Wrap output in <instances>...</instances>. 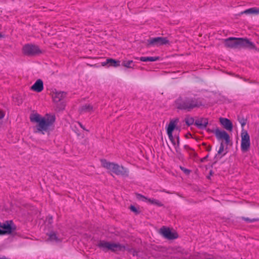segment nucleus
I'll return each mask as SVG.
<instances>
[{"label":"nucleus","instance_id":"nucleus-9","mask_svg":"<svg viewBox=\"0 0 259 259\" xmlns=\"http://www.w3.org/2000/svg\"><path fill=\"white\" fill-rule=\"evenodd\" d=\"M214 135L218 140H225V144L228 145L230 142L229 135L225 131H221L219 128H216L214 132Z\"/></svg>","mask_w":259,"mask_h":259},{"label":"nucleus","instance_id":"nucleus-6","mask_svg":"<svg viewBox=\"0 0 259 259\" xmlns=\"http://www.w3.org/2000/svg\"><path fill=\"white\" fill-rule=\"evenodd\" d=\"M0 226V235L10 234L16 229L12 221H6L3 224L1 223Z\"/></svg>","mask_w":259,"mask_h":259},{"label":"nucleus","instance_id":"nucleus-32","mask_svg":"<svg viewBox=\"0 0 259 259\" xmlns=\"http://www.w3.org/2000/svg\"><path fill=\"white\" fill-rule=\"evenodd\" d=\"M180 168L186 175H189L190 173V170L182 166Z\"/></svg>","mask_w":259,"mask_h":259},{"label":"nucleus","instance_id":"nucleus-24","mask_svg":"<svg viewBox=\"0 0 259 259\" xmlns=\"http://www.w3.org/2000/svg\"><path fill=\"white\" fill-rule=\"evenodd\" d=\"M185 121L188 126H190L194 123V119L192 117L187 116L185 118Z\"/></svg>","mask_w":259,"mask_h":259},{"label":"nucleus","instance_id":"nucleus-21","mask_svg":"<svg viewBox=\"0 0 259 259\" xmlns=\"http://www.w3.org/2000/svg\"><path fill=\"white\" fill-rule=\"evenodd\" d=\"M159 59V57H142L140 58L141 61L147 62V61H156Z\"/></svg>","mask_w":259,"mask_h":259},{"label":"nucleus","instance_id":"nucleus-23","mask_svg":"<svg viewBox=\"0 0 259 259\" xmlns=\"http://www.w3.org/2000/svg\"><path fill=\"white\" fill-rule=\"evenodd\" d=\"M41 119L40 115L38 114H33L30 117V119L31 122H36L38 123L41 120Z\"/></svg>","mask_w":259,"mask_h":259},{"label":"nucleus","instance_id":"nucleus-15","mask_svg":"<svg viewBox=\"0 0 259 259\" xmlns=\"http://www.w3.org/2000/svg\"><path fill=\"white\" fill-rule=\"evenodd\" d=\"M178 122L179 119L178 118L171 120L167 128V133H172L175 128L178 129V127H176V125Z\"/></svg>","mask_w":259,"mask_h":259},{"label":"nucleus","instance_id":"nucleus-42","mask_svg":"<svg viewBox=\"0 0 259 259\" xmlns=\"http://www.w3.org/2000/svg\"><path fill=\"white\" fill-rule=\"evenodd\" d=\"M184 148L186 149H190V147H189V146H188V145H185L184 146Z\"/></svg>","mask_w":259,"mask_h":259},{"label":"nucleus","instance_id":"nucleus-1","mask_svg":"<svg viewBox=\"0 0 259 259\" xmlns=\"http://www.w3.org/2000/svg\"><path fill=\"white\" fill-rule=\"evenodd\" d=\"M175 104L177 109L186 112H191L203 106L201 98L191 95L180 96L175 101Z\"/></svg>","mask_w":259,"mask_h":259},{"label":"nucleus","instance_id":"nucleus-38","mask_svg":"<svg viewBox=\"0 0 259 259\" xmlns=\"http://www.w3.org/2000/svg\"><path fill=\"white\" fill-rule=\"evenodd\" d=\"M208 157V154H207L205 157L201 159V161L203 162L205 160H206Z\"/></svg>","mask_w":259,"mask_h":259},{"label":"nucleus","instance_id":"nucleus-31","mask_svg":"<svg viewBox=\"0 0 259 259\" xmlns=\"http://www.w3.org/2000/svg\"><path fill=\"white\" fill-rule=\"evenodd\" d=\"M46 222L49 224H51L53 222V217L52 216H48L46 219Z\"/></svg>","mask_w":259,"mask_h":259},{"label":"nucleus","instance_id":"nucleus-12","mask_svg":"<svg viewBox=\"0 0 259 259\" xmlns=\"http://www.w3.org/2000/svg\"><path fill=\"white\" fill-rule=\"evenodd\" d=\"M219 120L221 124L226 130L230 132L233 130V124L230 119L226 118L220 117Z\"/></svg>","mask_w":259,"mask_h":259},{"label":"nucleus","instance_id":"nucleus-26","mask_svg":"<svg viewBox=\"0 0 259 259\" xmlns=\"http://www.w3.org/2000/svg\"><path fill=\"white\" fill-rule=\"evenodd\" d=\"M133 63V62L132 60L124 61L122 63V65L126 68H132V66H131V65Z\"/></svg>","mask_w":259,"mask_h":259},{"label":"nucleus","instance_id":"nucleus-44","mask_svg":"<svg viewBox=\"0 0 259 259\" xmlns=\"http://www.w3.org/2000/svg\"><path fill=\"white\" fill-rule=\"evenodd\" d=\"M138 252L136 251H134L133 252V255H137Z\"/></svg>","mask_w":259,"mask_h":259},{"label":"nucleus","instance_id":"nucleus-34","mask_svg":"<svg viewBox=\"0 0 259 259\" xmlns=\"http://www.w3.org/2000/svg\"><path fill=\"white\" fill-rule=\"evenodd\" d=\"M167 135L170 141H172L173 139H174V137L172 136V133H167Z\"/></svg>","mask_w":259,"mask_h":259},{"label":"nucleus","instance_id":"nucleus-43","mask_svg":"<svg viewBox=\"0 0 259 259\" xmlns=\"http://www.w3.org/2000/svg\"><path fill=\"white\" fill-rule=\"evenodd\" d=\"M171 143H172V144H173L174 145H176V142H175V139H173L172 141H171Z\"/></svg>","mask_w":259,"mask_h":259},{"label":"nucleus","instance_id":"nucleus-8","mask_svg":"<svg viewBox=\"0 0 259 259\" xmlns=\"http://www.w3.org/2000/svg\"><path fill=\"white\" fill-rule=\"evenodd\" d=\"M241 148L243 152H246L248 150L250 145V137L245 130H243L241 133Z\"/></svg>","mask_w":259,"mask_h":259},{"label":"nucleus","instance_id":"nucleus-27","mask_svg":"<svg viewBox=\"0 0 259 259\" xmlns=\"http://www.w3.org/2000/svg\"><path fill=\"white\" fill-rule=\"evenodd\" d=\"M241 219L245 221V222H249V223L259 221V218H253V219H250L248 218L242 217H241Z\"/></svg>","mask_w":259,"mask_h":259},{"label":"nucleus","instance_id":"nucleus-20","mask_svg":"<svg viewBox=\"0 0 259 259\" xmlns=\"http://www.w3.org/2000/svg\"><path fill=\"white\" fill-rule=\"evenodd\" d=\"M203 118L200 119L196 120L194 123L195 125H196L200 129L205 128L207 126L206 122H203Z\"/></svg>","mask_w":259,"mask_h":259},{"label":"nucleus","instance_id":"nucleus-45","mask_svg":"<svg viewBox=\"0 0 259 259\" xmlns=\"http://www.w3.org/2000/svg\"><path fill=\"white\" fill-rule=\"evenodd\" d=\"M202 145H203V146H204L205 147V148L206 146H207L206 143H202Z\"/></svg>","mask_w":259,"mask_h":259},{"label":"nucleus","instance_id":"nucleus-47","mask_svg":"<svg viewBox=\"0 0 259 259\" xmlns=\"http://www.w3.org/2000/svg\"><path fill=\"white\" fill-rule=\"evenodd\" d=\"M254 49H255V50H256V51L259 52V49H257L255 47V48Z\"/></svg>","mask_w":259,"mask_h":259},{"label":"nucleus","instance_id":"nucleus-46","mask_svg":"<svg viewBox=\"0 0 259 259\" xmlns=\"http://www.w3.org/2000/svg\"><path fill=\"white\" fill-rule=\"evenodd\" d=\"M0 259H8V258H7L6 257L4 256L3 257H0Z\"/></svg>","mask_w":259,"mask_h":259},{"label":"nucleus","instance_id":"nucleus-39","mask_svg":"<svg viewBox=\"0 0 259 259\" xmlns=\"http://www.w3.org/2000/svg\"><path fill=\"white\" fill-rule=\"evenodd\" d=\"M203 122H206L207 125L208 124V119L207 118H203Z\"/></svg>","mask_w":259,"mask_h":259},{"label":"nucleus","instance_id":"nucleus-25","mask_svg":"<svg viewBox=\"0 0 259 259\" xmlns=\"http://www.w3.org/2000/svg\"><path fill=\"white\" fill-rule=\"evenodd\" d=\"M152 250L156 251L158 252H165V248L164 247H163L162 246H153L152 247Z\"/></svg>","mask_w":259,"mask_h":259},{"label":"nucleus","instance_id":"nucleus-37","mask_svg":"<svg viewBox=\"0 0 259 259\" xmlns=\"http://www.w3.org/2000/svg\"><path fill=\"white\" fill-rule=\"evenodd\" d=\"M191 136H192V135H191V134L190 133H187V134L186 135V137L187 138H190V137H191Z\"/></svg>","mask_w":259,"mask_h":259},{"label":"nucleus","instance_id":"nucleus-3","mask_svg":"<svg viewBox=\"0 0 259 259\" xmlns=\"http://www.w3.org/2000/svg\"><path fill=\"white\" fill-rule=\"evenodd\" d=\"M101 162L103 167L110 170L116 175H121L125 177L128 176L127 169L122 166L119 165L117 163L108 161L105 159H101Z\"/></svg>","mask_w":259,"mask_h":259},{"label":"nucleus","instance_id":"nucleus-49","mask_svg":"<svg viewBox=\"0 0 259 259\" xmlns=\"http://www.w3.org/2000/svg\"><path fill=\"white\" fill-rule=\"evenodd\" d=\"M226 153H227V152H226V153H225L224 154H223L222 156H224V155H225V154H226Z\"/></svg>","mask_w":259,"mask_h":259},{"label":"nucleus","instance_id":"nucleus-18","mask_svg":"<svg viewBox=\"0 0 259 259\" xmlns=\"http://www.w3.org/2000/svg\"><path fill=\"white\" fill-rule=\"evenodd\" d=\"M107 64H108L109 66L117 67L120 65V61L109 58L107 59L105 62L102 63V65L103 66Z\"/></svg>","mask_w":259,"mask_h":259},{"label":"nucleus","instance_id":"nucleus-28","mask_svg":"<svg viewBox=\"0 0 259 259\" xmlns=\"http://www.w3.org/2000/svg\"><path fill=\"white\" fill-rule=\"evenodd\" d=\"M130 209L131 211L135 212L136 214L140 213V211L134 206L131 205L130 207Z\"/></svg>","mask_w":259,"mask_h":259},{"label":"nucleus","instance_id":"nucleus-7","mask_svg":"<svg viewBox=\"0 0 259 259\" xmlns=\"http://www.w3.org/2000/svg\"><path fill=\"white\" fill-rule=\"evenodd\" d=\"M23 52L25 55L29 56H35L41 53L38 46L31 44L25 45L23 48Z\"/></svg>","mask_w":259,"mask_h":259},{"label":"nucleus","instance_id":"nucleus-16","mask_svg":"<svg viewBox=\"0 0 259 259\" xmlns=\"http://www.w3.org/2000/svg\"><path fill=\"white\" fill-rule=\"evenodd\" d=\"M136 195H137V198L138 199H141L143 198V199H144L146 200H148V201L149 202H150L151 204L156 205L158 206H161L163 205L162 203L158 200L153 199H148L146 197H145V196H144L143 195L140 194H137Z\"/></svg>","mask_w":259,"mask_h":259},{"label":"nucleus","instance_id":"nucleus-33","mask_svg":"<svg viewBox=\"0 0 259 259\" xmlns=\"http://www.w3.org/2000/svg\"><path fill=\"white\" fill-rule=\"evenodd\" d=\"M5 112L3 110H0V119L3 118L5 116Z\"/></svg>","mask_w":259,"mask_h":259},{"label":"nucleus","instance_id":"nucleus-36","mask_svg":"<svg viewBox=\"0 0 259 259\" xmlns=\"http://www.w3.org/2000/svg\"><path fill=\"white\" fill-rule=\"evenodd\" d=\"M215 131V129H210V128H207V131L209 132V133H213L214 134V131Z\"/></svg>","mask_w":259,"mask_h":259},{"label":"nucleus","instance_id":"nucleus-41","mask_svg":"<svg viewBox=\"0 0 259 259\" xmlns=\"http://www.w3.org/2000/svg\"><path fill=\"white\" fill-rule=\"evenodd\" d=\"M79 124L83 130H86L84 127L82 125V124L81 123L79 122Z\"/></svg>","mask_w":259,"mask_h":259},{"label":"nucleus","instance_id":"nucleus-19","mask_svg":"<svg viewBox=\"0 0 259 259\" xmlns=\"http://www.w3.org/2000/svg\"><path fill=\"white\" fill-rule=\"evenodd\" d=\"M93 110V107L90 104H85L82 106L79 109V112L80 113H85V112H91Z\"/></svg>","mask_w":259,"mask_h":259},{"label":"nucleus","instance_id":"nucleus-14","mask_svg":"<svg viewBox=\"0 0 259 259\" xmlns=\"http://www.w3.org/2000/svg\"><path fill=\"white\" fill-rule=\"evenodd\" d=\"M66 95V93L64 92H56L53 93L52 96L53 101L56 103H58L64 98Z\"/></svg>","mask_w":259,"mask_h":259},{"label":"nucleus","instance_id":"nucleus-2","mask_svg":"<svg viewBox=\"0 0 259 259\" xmlns=\"http://www.w3.org/2000/svg\"><path fill=\"white\" fill-rule=\"evenodd\" d=\"M225 46L231 49H254V44L247 38H237L231 37L224 40Z\"/></svg>","mask_w":259,"mask_h":259},{"label":"nucleus","instance_id":"nucleus-22","mask_svg":"<svg viewBox=\"0 0 259 259\" xmlns=\"http://www.w3.org/2000/svg\"><path fill=\"white\" fill-rule=\"evenodd\" d=\"M258 13H259V10H257L254 8H250V9H247L243 12H241L240 14H241V15L243 14H253V13L257 14Z\"/></svg>","mask_w":259,"mask_h":259},{"label":"nucleus","instance_id":"nucleus-30","mask_svg":"<svg viewBox=\"0 0 259 259\" xmlns=\"http://www.w3.org/2000/svg\"><path fill=\"white\" fill-rule=\"evenodd\" d=\"M239 122L241 125V126L243 127L246 123V119L244 118H241L239 119Z\"/></svg>","mask_w":259,"mask_h":259},{"label":"nucleus","instance_id":"nucleus-17","mask_svg":"<svg viewBox=\"0 0 259 259\" xmlns=\"http://www.w3.org/2000/svg\"><path fill=\"white\" fill-rule=\"evenodd\" d=\"M47 235L48 236V240L52 242H59L61 241V240L59 238L56 232L51 231L49 233H47Z\"/></svg>","mask_w":259,"mask_h":259},{"label":"nucleus","instance_id":"nucleus-35","mask_svg":"<svg viewBox=\"0 0 259 259\" xmlns=\"http://www.w3.org/2000/svg\"><path fill=\"white\" fill-rule=\"evenodd\" d=\"M205 149L207 151L209 152L211 149V146L210 145H208L205 147Z\"/></svg>","mask_w":259,"mask_h":259},{"label":"nucleus","instance_id":"nucleus-40","mask_svg":"<svg viewBox=\"0 0 259 259\" xmlns=\"http://www.w3.org/2000/svg\"><path fill=\"white\" fill-rule=\"evenodd\" d=\"M177 146H179V144H180V141H179V137H177Z\"/></svg>","mask_w":259,"mask_h":259},{"label":"nucleus","instance_id":"nucleus-11","mask_svg":"<svg viewBox=\"0 0 259 259\" xmlns=\"http://www.w3.org/2000/svg\"><path fill=\"white\" fill-rule=\"evenodd\" d=\"M161 235L165 238L169 240H172L178 237L177 233L172 232L169 228L163 226L160 230Z\"/></svg>","mask_w":259,"mask_h":259},{"label":"nucleus","instance_id":"nucleus-10","mask_svg":"<svg viewBox=\"0 0 259 259\" xmlns=\"http://www.w3.org/2000/svg\"><path fill=\"white\" fill-rule=\"evenodd\" d=\"M169 40L166 37H157L148 40L147 46H161L168 44Z\"/></svg>","mask_w":259,"mask_h":259},{"label":"nucleus","instance_id":"nucleus-4","mask_svg":"<svg viewBox=\"0 0 259 259\" xmlns=\"http://www.w3.org/2000/svg\"><path fill=\"white\" fill-rule=\"evenodd\" d=\"M97 246L104 251L111 250L112 252L117 251H124L125 250V247L120 243H111L104 240H100Z\"/></svg>","mask_w":259,"mask_h":259},{"label":"nucleus","instance_id":"nucleus-5","mask_svg":"<svg viewBox=\"0 0 259 259\" xmlns=\"http://www.w3.org/2000/svg\"><path fill=\"white\" fill-rule=\"evenodd\" d=\"M55 121V117L53 115L50 116L47 118H41V120L36 125L37 131L36 132L47 131Z\"/></svg>","mask_w":259,"mask_h":259},{"label":"nucleus","instance_id":"nucleus-48","mask_svg":"<svg viewBox=\"0 0 259 259\" xmlns=\"http://www.w3.org/2000/svg\"><path fill=\"white\" fill-rule=\"evenodd\" d=\"M2 37V35L1 33H0V38Z\"/></svg>","mask_w":259,"mask_h":259},{"label":"nucleus","instance_id":"nucleus-29","mask_svg":"<svg viewBox=\"0 0 259 259\" xmlns=\"http://www.w3.org/2000/svg\"><path fill=\"white\" fill-rule=\"evenodd\" d=\"M224 145L223 142H222L220 144V147L219 150L218 151V154H222V152L224 151Z\"/></svg>","mask_w":259,"mask_h":259},{"label":"nucleus","instance_id":"nucleus-13","mask_svg":"<svg viewBox=\"0 0 259 259\" xmlns=\"http://www.w3.org/2000/svg\"><path fill=\"white\" fill-rule=\"evenodd\" d=\"M30 89L37 93L41 92L44 89L43 81L40 79H37L34 84L31 87Z\"/></svg>","mask_w":259,"mask_h":259}]
</instances>
